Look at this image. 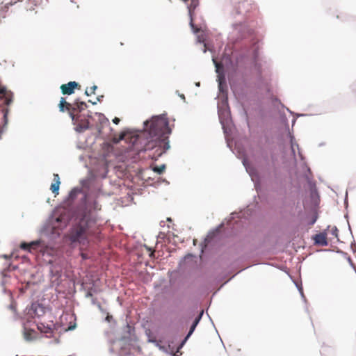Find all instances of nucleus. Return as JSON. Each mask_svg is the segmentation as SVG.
<instances>
[{
	"mask_svg": "<svg viewBox=\"0 0 356 356\" xmlns=\"http://www.w3.org/2000/svg\"><path fill=\"white\" fill-rule=\"evenodd\" d=\"M44 314V308L39 304L33 303L31 308V314L34 316L40 317Z\"/></svg>",
	"mask_w": 356,
	"mask_h": 356,
	"instance_id": "obj_12",
	"label": "nucleus"
},
{
	"mask_svg": "<svg viewBox=\"0 0 356 356\" xmlns=\"http://www.w3.org/2000/svg\"><path fill=\"white\" fill-rule=\"evenodd\" d=\"M245 24L240 23H235L233 24V29L234 32L233 34L235 32H237L238 35L236 37V40L240 39L244 36V33H243V29H245Z\"/></svg>",
	"mask_w": 356,
	"mask_h": 356,
	"instance_id": "obj_14",
	"label": "nucleus"
},
{
	"mask_svg": "<svg viewBox=\"0 0 356 356\" xmlns=\"http://www.w3.org/2000/svg\"><path fill=\"white\" fill-rule=\"evenodd\" d=\"M86 106H87V105L85 102L77 101L76 102H75L74 104L73 109L77 110L78 111L80 112L82 110H83Z\"/></svg>",
	"mask_w": 356,
	"mask_h": 356,
	"instance_id": "obj_18",
	"label": "nucleus"
},
{
	"mask_svg": "<svg viewBox=\"0 0 356 356\" xmlns=\"http://www.w3.org/2000/svg\"><path fill=\"white\" fill-rule=\"evenodd\" d=\"M299 155H300V157L301 158V159H303L302 156V154H301V153L300 152H299Z\"/></svg>",
	"mask_w": 356,
	"mask_h": 356,
	"instance_id": "obj_35",
	"label": "nucleus"
},
{
	"mask_svg": "<svg viewBox=\"0 0 356 356\" xmlns=\"http://www.w3.org/2000/svg\"><path fill=\"white\" fill-rule=\"evenodd\" d=\"M196 86H200V83H199V82H198V83H196Z\"/></svg>",
	"mask_w": 356,
	"mask_h": 356,
	"instance_id": "obj_40",
	"label": "nucleus"
},
{
	"mask_svg": "<svg viewBox=\"0 0 356 356\" xmlns=\"http://www.w3.org/2000/svg\"><path fill=\"white\" fill-rule=\"evenodd\" d=\"M0 99L3 101L5 104L10 105L13 101V93L8 91L4 86L0 87Z\"/></svg>",
	"mask_w": 356,
	"mask_h": 356,
	"instance_id": "obj_10",
	"label": "nucleus"
},
{
	"mask_svg": "<svg viewBox=\"0 0 356 356\" xmlns=\"http://www.w3.org/2000/svg\"><path fill=\"white\" fill-rule=\"evenodd\" d=\"M289 137H290V143H291V148L292 154H295V146L297 147V148L299 149L298 145L296 143L294 137L289 133Z\"/></svg>",
	"mask_w": 356,
	"mask_h": 356,
	"instance_id": "obj_19",
	"label": "nucleus"
},
{
	"mask_svg": "<svg viewBox=\"0 0 356 356\" xmlns=\"http://www.w3.org/2000/svg\"><path fill=\"white\" fill-rule=\"evenodd\" d=\"M78 86L75 81H70L67 84H63L60 86L61 91L64 95H71L74 93V88Z\"/></svg>",
	"mask_w": 356,
	"mask_h": 356,
	"instance_id": "obj_11",
	"label": "nucleus"
},
{
	"mask_svg": "<svg viewBox=\"0 0 356 356\" xmlns=\"http://www.w3.org/2000/svg\"><path fill=\"white\" fill-rule=\"evenodd\" d=\"M243 164L244 167L245 168L247 172L249 174L250 177H251L252 181L254 182V186L257 188V179L258 178V175H257L256 170L254 168L250 166L247 159H245V158L243 159Z\"/></svg>",
	"mask_w": 356,
	"mask_h": 356,
	"instance_id": "obj_9",
	"label": "nucleus"
},
{
	"mask_svg": "<svg viewBox=\"0 0 356 356\" xmlns=\"http://www.w3.org/2000/svg\"><path fill=\"white\" fill-rule=\"evenodd\" d=\"M184 2H187L188 0H183ZM198 6V0H191V3L188 5L187 8L188 10V14L191 19L190 21V26L193 31L194 33L197 34L198 33H200V34H198L197 35V42L199 43H204V49L203 51L205 53L207 50L212 51V49L207 47V44L204 43L205 38H204V34L202 26L197 27L195 26L193 23V10L196 8V7Z\"/></svg>",
	"mask_w": 356,
	"mask_h": 356,
	"instance_id": "obj_5",
	"label": "nucleus"
},
{
	"mask_svg": "<svg viewBox=\"0 0 356 356\" xmlns=\"http://www.w3.org/2000/svg\"><path fill=\"white\" fill-rule=\"evenodd\" d=\"M97 88V87L96 86H93L90 90V92L88 90H86V92H85V94L87 95V96H89L92 93H94L95 90Z\"/></svg>",
	"mask_w": 356,
	"mask_h": 356,
	"instance_id": "obj_23",
	"label": "nucleus"
},
{
	"mask_svg": "<svg viewBox=\"0 0 356 356\" xmlns=\"http://www.w3.org/2000/svg\"><path fill=\"white\" fill-rule=\"evenodd\" d=\"M113 123H115V124H118L119 122H120V119L118 118H115L113 120Z\"/></svg>",
	"mask_w": 356,
	"mask_h": 356,
	"instance_id": "obj_26",
	"label": "nucleus"
},
{
	"mask_svg": "<svg viewBox=\"0 0 356 356\" xmlns=\"http://www.w3.org/2000/svg\"><path fill=\"white\" fill-rule=\"evenodd\" d=\"M89 102L92 103V104H96L97 102H95V100H89Z\"/></svg>",
	"mask_w": 356,
	"mask_h": 356,
	"instance_id": "obj_30",
	"label": "nucleus"
},
{
	"mask_svg": "<svg viewBox=\"0 0 356 356\" xmlns=\"http://www.w3.org/2000/svg\"><path fill=\"white\" fill-rule=\"evenodd\" d=\"M238 153H239V155H243V152H238Z\"/></svg>",
	"mask_w": 356,
	"mask_h": 356,
	"instance_id": "obj_39",
	"label": "nucleus"
},
{
	"mask_svg": "<svg viewBox=\"0 0 356 356\" xmlns=\"http://www.w3.org/2000/svg\"><path fill=\"white\" fill-rule=\"evenodd\" d=\"M102 98H103V96H99V97H97V101L100 102Z\"/></svg>",
	"mask_w": 356,
	"mask_h": 356,
	"instance_id": "obj_29",
	"label": "nucleus"
},
{
	"mask_svg": "<svg viewBox=\"0 0 356 356\" xmlns=\"http://www.w3.org/2000/svg\"><path fill=\"white\" fill-rule=\"evenodd\" d=\"M222 105L225 106L223 108L221 106L218 107V113L219 117L220 122L222 125V128L223 129L224 134L225 135V139L227 140V146L231 148V144L229 140V134L232 131V119L230 117V112L227 108V99H225L222 102Z\"/></svg>",
	"mask_w": 356,
	"mask_h": 356,
	"instance_id": "obj_4",
	"label": "nucleus"
},
{
	"mask_svg": "<svg viewBox=\"0 0 356 356\" xmlns=\"http://www.w3.org/2000/svg\"><path fill=\"white\" fill-rule=\"evenodd\" d=\"M165 168V165L163 164L160 166L154 167L153 170L157 172L158 174H161L164 171Z\"/></svg>",
	"mask_w": 356,
	"mask_h": 356,
	"instance_id": "obj_22",
	"label": "nucleus"
},
{
	"mask_svg": "<svg viewBox=\"0 0 356 356\" xmlns=\"http://www.w3.org/2000/svg\"><path fill=\"white\" fill-rule=\"evenodd\" d=\"M212 60L215 65L216 67V72L218 74V88L220 92H224V86H226V81H225V77L223 74V68L224 65H227L229 62H230L231 58L227 56H224L222 58V60L220 62H217L216 59L214 56L212 58Z\"/></svg>",
	"mask_w": 356,
	"mask_h": 356,
	"instance_id": "obj_6",
	"label": "nucleus"
},
{
	"mask_svg": "<svg viewBox=\"0 0 356 356\" xmlns=\"http://www.w3.org/2000/svg\"><path fill=\"white\" fill-rule=\"evenodd\" d=\"M79 195L81 200L86 201L85 210L79 222L72 227L69 238L72 243L86 245L88 243V236L97 232L99 225L97 212L101 210V206L96 200L87 199L86 193L79 188H73L69 197L74 200Z\"/></svg>",
	"mask_w": 356,
	"mask_h": 356,
	"instance_id": "obj_3",
	"label": "nucleus"
},
{
	"mask_svg": "<svg viewBox=\"0 0 356 356\" xmlns=\"http://www.w3.org/2000/svg\"><path fill=\"white\" fill-rule=\"evenodd\" d=\"M60 177L58 174H54V183L51 185V190L55 194H58Z\"/></svg>",
	"mask_w": 356,
	"mask_h": 356,
	"instance_id": "obj_15",
	"label": "nucleus"
},
{
	"mask_svg": "<svg viewBox=\"0 0 356 356\" xmlns=\"http://www.w3.org/2000/svg\"><path fill=\"white\" fill-rule=\"evenodd\" d=\"M287 111H289L291 113H292V112L289 110V108H287Z\"/></svg>",
	"mask_w": 356,
	"mask_h": 356,
	"instance_id": "obj_43",
	"label": "nucleus"
},
{
	"mask_svg": "<svg viewBox=\"0 0 356 356\" xmlns=\"http://www.w3.org/2000/svg\"><path fill=\"white\" fill-rule=\"evenodd\" d=\"M247 3H245V2H242L241 3H239V5L238 6V7H236L235 9H236V15H241V19L243 18V13L245 11V5Z\"/></svg>",
	"mask_w": 356,
	"mask_h": 356,
	"instance_id": "obj_17",
	"label": "nucleus"
},
{
	"mask_svg": "<svg viewBox=\"0 0 356 356\" xmlns=\"http://www.w3.org/2000/svg\"><path fill=\"white\" fill-rule=\"evenodd\" d=\"M203 315V311H202L198 316L195 318L193 323H192L190 330L187 335L185 337V338L182 340V341L180 343V344L178 346L177 348V353L179 352V350L183 348L184 344L186 343L187 340L189 339V337L191 336V334L195 331L197 325H198L200 321L202 318V316Z\"/></svg>",
	"mask_w": 356,
	"mask_h": 356,
	"instance_id": "obj_7",
	"label": "nucleus"
},
{
	"mask_svg": "<svg viewBox=\"0 0 356 356\" xmlns=\"http://www.w3.org/2000/svg\"><path fill=\"white\" fill-rule=\"evenodd\" d=\"M111 351H113V350H114V348H112L111 349Z\"/></svg>",
	"mask_w": 356,
	"mask_h": 356,
	"instance_id": "obj_44",
	"label": "nucleus"
},
{
	"mask_svg": "<svg viewBox=\"0 0 356 356\" xmlns=\"http://www.w3.org/2000/svg\"><path fill=\"white\" fill-rule=\"evenodd\" d=\"M196 240H193V243L195 245Z\"/></svg>",
	"mask_w": 356,
	"mask_h": 356,
	"instance_id": "obj_42",
	"label": "nucleus"
},
{
	"mask_svg": "<svg viewBox=\"0 0 356 356\" xmlns=\"http://www.w3.org/2000/svg\"><path fill=\"white\" fill-rule=\"evenodd\" d=\"M337 232V229L335 228L334 231H333V234H335Z\"/></svg>",
	"mask_w": 356,
	"mask_h": 356,
	"instance_id": "obj_37",
	"label": "nucleus"
},
{
	"mask_svg": "<svg viewBox=\"0 0 356 356\" xmlns=\"http://www.w3.org/2000/svg\"><path fill=\"white\" fill-rule=\"evenodd\" d=\"M315 222H316V219L313 220L311 224L312 225V224L315 223Z\"/></svg>",
	"mask_w": 356,
	"mask_h": 356,
	"instance_id": "obj_36",
	"label": "nucleus"
},
{
	"mask_svg": "<svg viewBox=\"0 0 356 356\" xmlns=\"http://www.w3.org/2000/svg\"><path fill=\"white\" fill-rule=\"evenodd\" d=\"M89 102L92 103V104H96L97 102H95V100H89Z\"/></svg>",
	"mask_w": 356,
	"mask_h": 356,
	"instance_id": "obj_31",
	"label": "nucleus"
},
{
	"mask_svg": "<svg viewBox=\"0 0 356 356\" xmlns=\"http://www.w3.org/2000/svg\"><path fill=\"white\" fill-rule=\"evenodd\" d=\"M296 286L298 287V289L300 291L301 296L304 298L305 296L303 295V291H302V287L299 286L298 284H296Z\"/></svg>",
	"mask_w": 356,
	"mask_h": 356,
	"instance_id": "obj_24",
	"label": "nucleus"
},
{
	"mask_svg": "<svg viewBox=\"0 0 356 356\" xmlns=\"http://www.w3.org/2000/svg\"><path fill=\"white\" fill-rule=\"evenodd\" d=\"M295 122H296V120H293L292 122L293 124L295 123Z\"/></svg>",
	"mask_w": 356,
	"mask_h": 356,
	"instance_id": "obj_41",
	"label": "nucleus"
},
{
	"mask_svg": "<svg viewBox=\"0 0 356 356\" xmlns=\"http://www.w3.org/2000/svg\"><path fill=\"white\" fill-rule=\"evenodd\" d=\"M112 316H110V315H108L106 317V321H107L108 322H110L111 320L112 319Z\"/></svg>",
	"mask_w": 356,
	"mask_h": 356,
	"instance_id": "obj_28",
	"label": "nucleus"
},
{
	"mask_svg": "<svg viewBox=\"0 0 356 356\" xmlns=\"http://www.w3.org/2000/svg\"><path fill=\"white\" fill-rule=\"evenodd\" d=\"M314 241L315 243L322 246H326L327 245L326 236L324 234L322 233L316 234L314 236Z\"/></svg>",
	"mask_w": 356,
	"mask_h": 356,
	"instance_id": "obj_16",
	"label": "nucleus"
},
{
	"mask_svg": "<svg viewBox=\"0 0 356 356\" xmlns=\"http://www.w3.org/2000/svg\"><path fill=\"white\" fill-rule=\"evenodd\" d=\"M67 222L58 217L51 220L43 225L39 232V238L30 243L23 242L20 248L31 254H40L43 257H51L49 260L44 259L49 265L51 281L53 285H58L61 276L62 266L60 261L54 258L56 250L54 242L59 238L61 230L65 227Z\"/></svg>",
	"mask_w": 356,
	"mask_h": 356,
	"instance_id": "obj_2",
	"label": "nucleus"
},
{
	"mask_svg": "<svg viewBox=\"0 0 356 356\" xmlns=\"http://www.w3.org/2000/svg\"><path fill=\"white\" fill-rule=\"evenodd\" d=\"M236 216H237V213H232L231 214V219H230V220H229V221H230V220H232V219H234V218H236Z\"/></svg>",
	"mask_w": 356,
	"mask_h": 356,
	"instance_id": "obj_27",
	"label": "nucleus"
},
{
	"mask_svg": "<svg viewBox=\"0 0 356 356\" xmlns=\"http://www.w3.org/2000/svg\"><path fill=\"white\" fill-rule=\"evenodd\" d=\"M92 293L90 292H88L86 295L87 297L91 296Z\"/></svg>",
	"mask_w": 356,
	"mask_h": 356,
	"instance_id": "obj_32",
	"label": "nucleus"
},
{
	"mask_svg": "<svg viewBox=\"0 0 356 356\" xmlns=\"http://www.w3.org/2000/svg\"><path fill=\"white\" fill-rule=\"evenodd\" d=\"M180 97H181V99H185V97H184V95H180Z\"/></svg>",
	"mask_w": 356,
	"mask_h": 356,
	"instance_id": "obj_34",
	"label": "nucleus"
},
{
	"mask_svg": "<svg viewBox=\"0 0 356 356\" xmlns=\"http://www.w3.org/2000/svg\"><path fill=\"white\" fill-rule=\"evenodd\" d=\"M351 247H352V248H353V247H355V248H356V245H355V243H352V244H351Z\"/></svg>",
	"mask_w": 356,
	"mask_h": 356,
	"instance_id": "obj_33",
	"label": "nucleus"
},
{
	"mask_svg": "<svg viewBox=\"0 0 356 356\" xmlns=\"http://www.w3.org/2000/svg\"><path fill=\"white\" fill-rule=\"evenodd\" d=\"M32 331V330L29 331L27 330V328H26V325H24V338L27 341H29V340H31L33 339V337L31 336V332Z\"/></svg>",
	"mask_w": 356,
	"mask_h": 356,
	"instance_id": "obj_21",
	"label": "nucleus"
},
{
	"mask_svg": "<svg viewBox=\"0 0 356 356\" xmlns=\"http://www.w3.org/2000/svg\"><path fill=\"white\" fill-rule=\"evenodd\" d=\"M353 251H354V252H356V250H353Z\"/></svg>",
	"mask_w": 356,
	"mask_h": 356,
	"instance_id": "obj_45",
	"label": "nucleus"
},
{
	"mask_svg": "<svg viewBox=\"0 0 356 356\" xmlns=\"http://www.w3.org/2000/svg\"><path fill=\"white\" fill-rule=\"evenodd\" d=\"M8 111L6 110L5 111L4 113H3V119H4V121H5V123H7V115H8Z\"/></svg>",
	"mask_w": 356,
	"mask_h": 356,
	"instance_id": "obj_25",
	"label": "nucleus"
},
{
	"mask_svg": "<svg viewBox=\"0 0 356 356\" xmlns=\"http://www.w3.org/2000/svg\"><path fill=\"white\" fill-rule=\"evenodd\" d=\"M65 105L67 106V108L69 106H70V104L66 102L65 98L61 97V99L60 100V104H59V108H60V111H64Z\"/></svg>",
	"mask_w": 356,
	"mask_h": 356,
	"instance_id": "obj_20",
	"label": "nucleus"
},
{
	"mask_svg": "<svg viewBox=\"0 0 356 356\" xmlns=\"http://www.w3.org/2000/svg\"><path fill=\"white\" fill-rule=\"evenodd\" d=\"M37 327L41 332L46 334V337L47 338H50L51 337L53 330L50 325H45L44 323H40L37 324Z\"/></svg>",
	"mask_w": 356,
	"mask_h": 356,
	"instance_id": "obj_13",
	"label": "nucleus"
},
{
	"mask_svg": "<svg viewBox=\"0 0 356 356\" xmlns=\"http://www.w3.org/2000/svg\"><path fill=\"white\" fill-rule=\"evenodd\" d=\"M171 133L165 115L154 116L150 122H144V130L137 131L133 134H122L120 140H129L134 150L140 152L143 149H154L153 158L156 159L169 148L168 135Z\"/></svg>",
	"mask_w": 356,
	"mask_h": 356,
	"instance_id": "obj_1",
	"label": "nucleus"
},
{
	"mask_svg": "<svg viewBox=\"0 0 356 356\" xmlns=\"http://www.w3.org/2000/svg\"><path fill=\"white\" fill-rule=\"evenodd\" d=\"M87 182L86 181L83 180V181H81V184H84V183Z\"/></svg>",
	"mask_w": 356,
	"mask_h": 356,
	"instance_id": "obj_38",
	"label": "nucleus"
},
{
	"mask_svg": "<svg viewBox=\"0 0 356 356\" xmlns=\"http://www.w3.org/2000/svg\"><path fill=\"white\" fill-rule=\"evenodd\" d=\"M72 122L75 125L74 129L76 132L82 133L89 128V122L86 120H79L75 115L70 113Z\"/></svg>",
	"mask_w": 356,
	"mask_h": 356,
	"instance_id": "obj_8",
	"label": "nucleus"
}]
</instances>
